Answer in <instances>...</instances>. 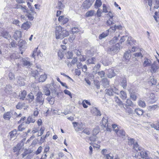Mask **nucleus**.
<instances>
[{
  "instance_id": "f257e3e1",
  "label": "nucleus",
  "mask_w": 159,
  "mask_h": 159,
  "mask_svg": "<svg viewBox=\"0 0 159 159\" xmlns=\"http://www.w3.org/2000/svg\"><path fill=\"white\" fill-rule=\"evenodd\" d=\"M69 32L66 30L63 29L60 26H57L56 28L55 36L57 39H62L68 36Z\"/></svg>"
},
{
  "instance_id": "f03ea898",
  "label": "nucleus",
  "mask_w": 159,
  "mask_h": 159,
  "mask_svg": "<svg viewBox=\"0 0 159 159\" xmlns=\"http://www.w3.org/2000/svg\"><path fill=\"white\" fill-rule=\"evenodd\" d=\"M120 45L117 43L107 48V51L109 53L112 54L117 52L120 49Z\"/></svg>"
},
{
  "instance_id": "7ed1b4c3",
  "label": "nucleus",
  "mask_w": 159,
  "mask_h": 159,
  "mask_svg": "<svg viewBox=\"0 0 159 159\" xmlns=\"http://www.w3.org/2000/svg\"><path fill=\"white\" fill-rule=\"evenodd\" d=\"M36 96V102L40 105H42L44 103V97L42 93L40 91L38 92Z\"/></svg>"
},
{
  "instance_id": "20e7f679",
  "label": "nucleus",
  "mask_w": 159,
  "mask_h": 159,
  "mask_svg": "<svg viewBox=\"0 0 159 159\" xmlns=\"http://www.w3.org/2000/svg\"><path fill=\"white\" fill-rule=\"evenodd\" d=\"M112 126L113 130L117 135L119 136H125V131L122 129L119 130L117 125L113 124L112 125Z\"/></svg>"
},
{
  "instance_id": "39448f33",
  "label": "nucleus",
  "mask_w": 159,
  "mask_h": 159,
  "mask_svg": "<svg viewBox=\"0 0 159 159\" xmlns=\"http://www.w3.org/2000/svg\"><path fill=\"white\" fill-rule=\"evenodd\" d=\"M152 65V62L150 59L146 57L144 58V61L143 64V66L144 67L149 66Z\"/></svg>"
},
{
  "instance_id": "423d86ee",
  "label": "nucleus",
  "mask_w": 159,
  "mask_h": 159,
  "mask_svg": "<svg viewBox=\"0 0 159 159\" xmlns=\"http://www.w3.org/2000/svg\"><path fill=\"white\" fill-rule=\"evenodd\" d=\"M20 59H21L22 63L25 66H27L28 67H30L32 65V63L28 61L26 58H21Z\"/></svg>"
},
{
  "instance_id": "0eeeda50",
  "label": "nucleus",
  "mask_w": 159,
  "mask_h": 159,
  "mask_svg": "<svg viewBox=\"0 0 159 159\" xmlns=\"http://www.w3.org/2000/svg\"><path fill=\"white\" fill-rule=\"evenodd\" d=\"M42 55V54L41 53L40 50H38V47H37L33 51L32 57L35 58V56H36L39 57H41Z\"/></svg>"
},
{
  "instance_id": "6e6552de",
  "label": "nucleus",
  "mask_w": 159,
  "mask_h": 159,
  "mask_svg": "<svg viewBox=\"0 0 159 159\" xmlns=\"http://www.w3.org/2000/svg\"><path fill=\"white\" fill-rule=\"evenodd\" d=\"M17 79V84L20 86H24L25 85V79L21 77H18Z\"/></svg>"
},
{
  "instance_id": "1a4fd4ad",
  "label": "nucleus",
  "mask_w": 159,
  "mask_h": 159,
  "mask_svg": "<svg viewBox=\"0 0 159 159\" xmlns=\"http://www.w3.org/2000/svg\"><path fill=\"white\" fill-rule=\"evenodd\" d=\"M91 5L92 3L89 0L84 1L82 4V6L85 9H88Z\"/></svg>"
},
{
  "instance_id": "9d476101",
  "label": "nucleus",
  "mask_w": 159,
  "mask_h": 159,
  "mask_svg": "<svg viewBox=\"0 0 159 159\" xmlns=\"http://www.w3.org/2000/svg\"><path fill=\"white\" fill-rule=\"evenodd\" d=\"M159 68V66L155 63L151 66V71L152 73H155Z\"/></svg>"
},
{
  "instance_id": "9b49d317",
  "label": "nucleus",
  "mask_w": 159,
  "mask_h": 159,
  "mask_svg": "<svg viewBox=\"0 0 159 159\" xmlns=\"http://www.w3.org/2000/svg\"><path fill=\"white\" fill-rule=\"evenodd\" d=\"M64 0H58V3H57V8L59 9H63L65 7V5L63 3Z\"/></svg>"
},
{
  "instance_id": "f8f14e48",
  "label": "nucleus",
  "mask_w": 159,
  "mask_h": 159,
  "mask_svg": "<svg viewBox=\"0 0 159 159\" xmlns=\"http://www.w3.org/2000/svg\"><path fill=\"white\" fill-rule=\"evenodd\" d=\"M102 84L104 88H106L108 87L109 82L107 78H104L102 79Z\"/></svg>"
},
{
  "instance_id": "ddd939ff",
  "label": "nucleus",
  "mask_w": 159,
  "mask_h": 159,
  "mask_svg": "<svg viewBox=\"0 0 159 159\" xmlns=\"http://www.w3.org/2000/svg\"><path fill=\"white\" fill-rule=\"evenodd\" d=\"M135 42L136 41L131 37H129L126 42V44L128 45H132L134 44Z\"/></svg>"
},
{
  "instance_id": "4468645a",
  "label": "nucleus",
  "mask_w": 159,
  "mask_h": 159,
  "mask_svg": "<svg viewBox=\"0 0 159 159\" xmlns=\"http://www.w3.org/2000/svg\"><path fill=\"white\" fill-rule=\"evenodd\" d=\"M156 99L155 96V95L153 93L150 94L149 99L148 100L149 102L152 103L155 102L156 101Z\"/></svg>"
},
{
  "instance_id": "2eb2a0df",
  "label": "nucleus",
  "mask_w": 159,
  "mask_h": 159,
  "mask_svg": "<svg viewBox=\"0 0 159 159\" xmlns=\"http://www.w3.org/2000/svg\"><path fill=\"white\" fill-rule=\"evenodd\" d=\"M140 151V155L142 158L146 159L148 157V155L145 150L142 148V150Z\"/></svg>"
},
{
  "instance_id": "dca6fc26",
  "label": "nucleus",
  "mask_w": 159,
  "mask_h": 159,
  "mask_svg": "<svg viewBox=\"0 0 159 159\" xmlns=\"http://www.w3.org/2000/svg\"><path fill=\"white\" fill-rule=\"evenodd\" d=\"M16 133L17 132L16 129L13 130L9 133L10 139L11 140L13 139H15L16 138Z\"/></svg>"
},
{
  "instance_id": "f3484780",
  "label": "nucleus",
  "mask_w": 159,
  "mask_h": 159,
  "mask_svg": "<svg viewBox=\"0 0 159 159\" xmlns=\"http://www.w3.org/2000/svg\"><path fill=\"white\" fill-rule=\"evenodd\" d=\"M116 74L114 73V70L112 69H110L108 70V73L107 74V77L110 78L115 76Z\"/></svg>"
},
{
  "instance_id": "a211bd4d",
  "label": "nucleus",
  "mask_w": 159,
  "mask_h": 159,
  "mask_svg": "<svg viewBox=\"0 0 159 159\" xmlns=\"http://www.w3.org/2000/svg\"><path fill=\"white\" fill-rule=\"evenodd\" d=\"M43 70V69L40 68L39 69H38V70H36L33 71H32V72L33 76L36 78V77L38 76V75H40V73L39 72H42Z\"/></svg>"
},
{
  "instance_id": "6ab92c4d",
  "label": "nucleus",
  "mask_w": 159,
  "mask_h": 159,
  "mask_svg": "<svg viewBox=\"0 0 159 159\" xmlns=\"http://www.w3.org/2000/svg\"><path fill=\"white\" fill-rule=\"evenodd\" d=\"M21 32L20 31H16L13 35L14 38L16 40L20 38L21 37Z\"/></svg>"
},
{
  "instance_id": "aec40b11",
  "label": "nucleus",
  "mask_w": 159,
  "mask_h": 159,
  "mask_svg": "<svg viewBox=\"0 0 159 159\" xmlns=\"http://www.w3.org/2000/svg\"><path fill=\"white\" fill-rule=\"evenodd\" d=\"M108 121V117H107L105 116L103 117L102 121V126L106 127L107 124H108L107 123Z\"/></svg>"
},
{
  "instance_id": "412c9836",
  "label": "nucleus",
  "mask_w": 159,
  "mask_h": 159,
  "mask_svg": "<svg viewBox=\"0 0 159 159\" xmlns=\"http://www.w3.org/2000/svg\"><path fill=\"white\" fill-rule=\"evenodd\" d=\"M30 27V24L28 22L24 23L21 26L22 29L24 30H27L29 29Z\"/></svg>"
},
{
  "instance_id": "4be33fe9",
  "label": "nucleus",
  "mask_w": 159,
  "mask_h": 159,
  "mask_svg": "<svg viewBox=\"0 0 159 159\" xmlns=\"http://www.w3.org/2000/svg\"><path fill=\"white\" fill-rule=\"evenodd\" d=\"M26 95V91L24 90L20 92L19 93V97L20 99L23 100L25 98Z\"/></svg>"
},
{
  "instance_id": "5701e85b",
  "label": "nucleus",
  "mask_w": 159,
  "mask_h": 159,
  "mask_svg": "<svg viewBox=\"0 0 159 159\" xmlns=\"http://www.w3.org/2000/svg\"><path fill=\"white\" fill-rule=\"evenodd\" d=\"M35 121L34 118L30 116L27 118V121H26L25 123L26 124H29L31 123H34Z\"/></svg>"
},
{
  "instance_id": "b1692460",
  "label": "nucleus",
  "mask_w": 159,
  "mask_h": 159,
  "mask_svg": "<svg viewBox=\"0 0 159 159\" xmlns=\"http://www.w3.org/2000/svg\"><path fill=\"white\" fill-rule=\"evenodd\" d=\"M23 146V143L22 144L21 143L20 144V143H18L16 146L14 148V152H15L17 151H19L21 149Z\"/></svg>"
},
{
  "instance_id": "393cba45",
  "label": "nucleus",
  "mask_w": 159,
  "mask_h": 159,
  "mask_svg": "<svg viewBox=\"0 0 159 159\" xmlns=\"http://www.w3.org/2000/svg\"><path fill=\"white\" fill-rule=\"evenodd\" d=\"M122 27L120 25L116 26L115 25L114 27H111L109 29L112 32H114L116 29L120 30L121 29Z\"/></svg>"
},
{
  "instance_id": "a878e982",
  "label": "nucleus",
  "mask_w": 159,
  "mask_h": 159,
  "mask_svg": "<svg viewBox=\"0 0 159 159\" xmlns=\"http://www.w3.org/2000/svg\"><path fill=\"white\" fill-rule=\"evenodd\" d=\"M109 30H110L109 29L107 30L101 34L99 36V39H102L107 36L109 34Z\"/></svg>"
},
{
  "instance_id": "bb28decb",
  "label": "nucleus",
  "mask_w": 159,
  "mask_h": 159,
  "mask_svg": "<svg viewBox=\"0 0 159 159\" xmlns=\"http://www.w3.org/2000/svg\"><path fill=\"white\" fill-rule=\"evenodd\" d=\"M11 116V113L10 112H7L5 113L3 115V118L4 119L9 120Z\"/></svg>"
},
{
  "instance_id": "cd10ccee",
  "label": "nucleus",
  "mask_w": 159,
  "mask_h": 159,
  "mask_svg": "<svg viewBox=\"0 0 159 159\" xmlns=\"http://www.w3.org/2000/svg\"><path fill=\"white\" fill-rule=\"evenodd\" d=\"M47 78V75L44 73L43 74L40 75V77L39 79V82H43L46 80Z\"/></svg>"
},
{
  "instance_id": "c85d7f7f",
  "label": "nucleus",
  "mask_w": 159,
  "mask_h": 159,
  "mask_svg": "<svg viewBox=\"0 0 159 159\" xmlns=\"http://www.w3.org/2000/svg\"><path fill=\"white\" fill-rule=\"evenodd\" d=\"M135 113L139 116H142L144 113V111L142 109L139 108H137L135 110Z\"/></svg>"
},
{
  "instance_id": "c756f323",
  "label": "nucleus",
  "mask_w": 159,
  "mask_h": 159,
  "mask_svg": "<svg viewBox=\"0 0 159 159\" xmlns=\"http://www.w3.org/2000/svg\"><path fill=\"white\" fill-rule=\"evenodd\" d=\"M131 51L129 50L126 52L124 55V57L126 60H128L129 59L130 57Z\"/></svg>"
},
{
  "instance_id": "7c9ffc66",
  "label": "nucleus",
  "mask_w": 159,
  "mask_h": 159,
  "mask_svg": "<svg viewBox=\"0 0 159 159\" xmlns=\"http://www.w3.org/2000/svg\"><path fill=\"white\" fill-rule=\"evenodd\" d=\"M95 14V11L94 10H91L88 11L86 13V16L87 17L91 16Z\"/></svg>"
},
{
  "instance_id": "2f4dec72",
  "label": "nucleus",
  "mask_w": 159,
  "mask_h": 159,
  "mask_svg": "<svg viewBox=\"0 0 159 159\" xmlns=\"http://www.w3.org/2000/svg\"><path fill=\"white\" fill-rule=\"evenodd\" d=\"M157 107V105H153L148 107L147 109L149 111H152L155 110Z\"/></svg>"
},
{
  "instance_id": "473e14b6",
  "label": "nucleus",
  "mask_w": 159,
  "mask_h": 159,
  "mask_svg": "<svg viewBox=\"0 0 159 159\" xmlns=\"http://www.w3.org/2000/svg\"><path fill=\"white\" fill-rule=\"evenodd\" d=\"M120 96L121 98L123 100H125L127 98L126 93L124 91H121L120 92Z\"/></svg>"
},
{
  "instance_id": "72a5a7b5",
  "label": "nucleus",
  "mask_w": 159,
  "mask_h": 159,
  "mask_svg": "<svg viewBox=\"0 0 159 159\" xmlns=\"http://www.w3.org/2000/svg\"><path fill=\"white\" fill-rule=\"evenodd\" d=\"M153 4L154 8L157 9L159 7V0H153Z\"/></svg>"
},
{
  "instance_id": "f704fd0d",
  "label": "nucleus",
  "mask_w": 159,
  "mask_h": 159,
  "mask_svg": "<svg viewBox=\"0 0 159 159\" xmlns=\"http://www.w3.org/2000/svg\"><path fill=\"white\" fill-rule=\"evenodd\" d=\"M87 62L89 64H95L96 63L95 58L94 57L89 58Z\"/></svg>"
},
{
  "instance_id": "c9c22d12",
  "label": "nucleus",
  "mask_w": 159,
  "mask_h": 159,
  "mask_svg": "<svg viewBox=\"0 0 159 159\" xmlns=\"http://www.w3.org/2000/svg\"><path fill=\"white\" fill-rule=\"evenodd\" d=\"M123 107L126 110L127 112L129 114H132L133 113V111L130 108H128L127 105H123Z\"/></svg>"
},
{
  "instance_id": "e433bc0d",
  "label": "nucleus",
  "mask_w": 159,
  "mask_h": 159,
  "mask_svg": "<svg viewBox=\"0 0 159 159\" xmlns=\"http://www.w3.org/2000/svg\"><path fill=\"white\" fill-rule=\"evenodd\" d=\"M121 82V86L123 88H125L127 86V81L126 79L123 78Z\"/></svg>"
},
{
  "instance_id": "4c0bfd02",
  "label": "nucleus",
  "mask_w": 159,
  "mask_h": 159,
  "mask_svg": "<svg viewBox=\"0 0 159 159\" xmlns=\"http://www.w3.org/2000/svg\"><path fill=\"white\" fill-rule=\"evenodd\" d=\"M43 93L45 95L47 96L49 95L50 94V92L49 89L46 87H44L43 88Z\"/></svg>"
},
{
  "instance_id": "58836bf2",
  "label": "nucleus",
  "mask_w": 159,
  "mask_h": 159,
  "mask_svg": "<svg viewBox=\"0 0 159 159\" xmlns=\"http://www.w3.org/2000/svg\"><path fill=\"white\" fill-rule=\"evenodd\" d=\"M11 89V87L10 85H7L5 88V91L7 93H10Z\"/></svg>"
},
{
  "instance_id": "ea45409f",
  "label": "nucleus",
  "mask_w": 159,
  "mask_h": 159,
  "mask_svg": "<svg viewBox=\"0 0 159 159\" xmlns=\"http://www.w3.org/2000/svg\"><path fill=\"white\" fill-rule=\"evenodd\" d=\"M102 5V3L101 0H96L95 5L96 8H98L100 7Z\"/></svg>"
},
{
  "instance_id": "a19ab883",
  "label": "nucleus",
  "mask_w": 159,
  "mask_h": 159,
  "mask_svg": "<svg viewBox=\"0 0 159 159\" xmlns=\"http://www.w3.org/2000/svg\"><path fill=\"white\" fill-rule=\"evenodd\" d=\"M138 103L139 106L140 107H145L146 106V103L144 101L140 100Z\"/></svg>"
},
{
  "instance_id": "79ce46f5",
  "label": "nucleus",
  "mask_w": 159,
  "mask_h": 159,
  "mask_svg": "<svg viewBox=\"0 0 159 159\" xmlns=\"http://www.w3.org/2000/svg\"><path fill=\"white\" fill-rule=\"evenodd\" d=\"M114 101L116 102L120 106L122 105L123 104L122 103V102L120 100L119 98L117 97H115L114 98Z\"/></svg>"
},
{
  "instance_id": "37998d69",
  "label": "nucleus",
  "mask_w": 159,
  "mask_h": 159,
  "mask_svg": "<svg viewBox=\"0 0 159 159\" xmlns=\"http://www.w3.org/2000/svg\"><path fill=\"white\" fill-rule=\"evenodd\" d=\"M118 39L117 37H115L110 41L109 43L110 45H113L115 44L117 42V41L118 40Z\"/></svg>"
},
{
  "instance_id": "c03bdc74",
  "label": "nucleus",
  "mask_w": 159,
  "mask_h": 159,
  "mask_svg": "<svg viewBox=\"0 0 159 159\" xmlns=\"http://www.w3.org/2000/svg\"><path fill=\"white\" fill-rule=\"evenodd\" d=\"M134 148L137 151H141L142 150V148L141 147H139V145L137 143L134 144Z\"/></svg>"
},
{
  "instance_id": "a18cd8bd",
  "label": "nucleus",
  "mask_w": 159,
  "mask_h": 159,
  "mask_svg": "<svg viewBox=\"0 0 159 159\" xmlns=\"http://www.w3.org/2000/svg\"><path fill=\"white\" fill-rule=\"evenodd\" d=\"M2 35L3 37L6 39H8L10 37V36L8 33L6 31L3 32L2 33Z\"/></svg>"
},
{
  "instance_id": "49530a36",
  "label": "nucleus",
  "mask_w": 159,
  "mask_h": 159,
  "mask_svg": "<svg viewBox=\"0 0 159 159\" xmlns=\"http://www.w3.org/2000/svg\"><path fill=\"white\" fill-rule=\"evenodd\" d=\"M10 58L11 59H17V58H19V56L18 55V54L17 52L13 53L10 56Z\"/></svg>"
},
{
  "instance_id": "de8ad7c7",
  "label": "nucleus",
  "mask_w": 159,
  "mask_h": 159,
  "mask_svg": "<svg viewBox=\"0 0 159 159\" xmlns=\"http://www.w3.org/2000/svg\"><path fill=\"white\" fill-rule=\"evenodd\" d=\"M66 55L68 59H72L73 57V54L72 52L69 51L66 54Z\"/></svg>"
},
{
  "instance_id": "09e8293b",
  "label": "nucleus",
  "mask_w": 159,
  "mask_h": 159,
  "mask_svg": "<svg viewBox=\"0 0 159 159\" xmlns=\"http://www.w3.org/2000/svg\"><path fill=\"white\" fill-rule=\"evenodd\" d=\"M155 16H154V17L157 22H158L159 21V17L158 16H159V13L156 11L155 13Z\"/></svg>"
},
{
  "instance_id": "8fccbe9b",
  "label": "nucleus",
  "mask_w": 159,
  "mask_h": 159,
  "mask_svg": "<svg viewBox=\"0 0 159 159\" xmlns=\"http://www.w3.org/2000/svg\"><path fill=\"white\" fill-rule=\"evenodd\" d=\"M126 103L127 105V106L132 107L133 106L134 104L133 103L132 101L130 100L129 99H127L126 101ZM125 104H123L124 105Z\"/></svg>"
},
{
  "instance_id": "3c124183",
  "label": "nucleus",
  "mask_w": 159,
  "mask_h": 159,
  "mask_svg": "<svg viewBox=\"0 0 159 159\" xmlns=\"http://www.w3.org/2000/svg\"><path fill=\"white\" fill-rule=\"evenodd\" d=\"M26 43L25 41L23 40H20L18 46L20 48H22Z\"/></svg>"
},
{
  "instance_id": "603ef678",
  "label": "nucleus",
  "mask_w": 159,
  "mask_h": 159,
  "mask_svg": "<svg viewBox=\"0 0 159 159\" xmlns=\"http://www.w3.org/2000/svg\"><path fill=\"white\" fill-rule=\"evenodd\" d=\"M106 94L109 96H111L113 95V93L112 92V90H111V89H107L106 90Z\"/></svg>"
},
{
  "instance_id": "864d4df0",
  "label": "nucleus",
  "mask_w": 159,
  "mask_h": 159,
  "mask_svg": "<svg viewBox=\"0 0 159 159\" xmlns=\"http://www.w3.org/2000/svg\"><path fill=\"white\" fill-rule=\"evenodd\" d=\"M113 19H110L107 21V25H111L114 24V20H112Z\"/></svg>"
},
{
  "instance_id": "5fc2aeb1",
  "label": "nucleus",
  "mask_w": 159,
  "mask_h": 159,
  "mask_svg": "<svg viewBox=\"0 0 159 159\" xmlns=\"http://www.w3.org/2000/svg\"><path fill=\"white\" fill-rule=\"evenodd\" d=\"M130 97L133 100L135 101L136 100L137 97L134 93H131L130 94Z\"/></svg>"
},
{
  "instance_id": "6e6d98bb",
  "label": "nucleus",
  "mask_w": 159,
  "mask_h": 159,
  "mask_svg": "<svg viewBox=\"0 0 159 159\" xmlns=\"http://www.w3.org/2000/svg\"><path fill=\"white\" fill-rule=\"evenodd\" d=\"M98 75L101 78L104 77L105 72L103 70H101L98 72Z\"/></svg>"
},
{
  "instance_id": "4d7b16f0",
  "label": "nucleus",
  "mask_w": 159,
  "mask_h": 159,
  "mask_svg": "<svg viewBox=\"0 0 159 159\" xmlns=\"http://www.w3.org/2000/svg\"><path fill=\"white\" fill-rule=\"evenodd\" d=\"M93 111H94L95 112V115L97 116H101V113L100 112V111L98 110L97 108H94L93 109Z\"/></svg>"
},
{
  "instance_id": "13d9d810",
  "label": "nucleus",
  "mask_w": 159,
  "mask_h": 159,
  "mask_svg": "<svg viewBox=\"0 0 159 159\" xmlns=\"http://www.w3.org/2000/svg\"><path fill=\"white\" fill-rule=\"evenodd\" d=\"M97 138V137L95 135H93L89 138L90 140L92 142H95Z\"/></svg>"
},
{
  "instance_id": "bf43d9fd",
  "label": "nucleus",
  "mask_w": 159,
  "mask_h": 159,
  "mask_svg": "<svg viewBox=\"0 0 159 159\" xmlns=\"http://www.w3.org/2000/svg\"><path fill=\"white\" fill-rule=\"evenodd\" d=\"M111 90H112L113 93H116L118 94L119 91L118 90L114 87H112L111 88Z\"/></svg>"
},
{
  "instance_id": "052dcab7",
  "label": "nucleus",
  "mask_w": 159,
  "mask_h": 159,
  "mask_svg": "<svg viewBox=\"0 0 159 159\" xmlns=\"http://www.w3.org/2000/svg\"><path fill=\"white\" fill-rule=\"evenodd\" d=\"M9 79L11 80H13L15 79L14 75L12 72H10L9 74Z\"/></svg>"
},
{
  "instance_id": "680f3d73",
  "label": "nucleus",
  "mask_w": 159,
  "mask_h": 159,
  "mask_svg": "<svg viewBox=\"0 0 159 159\" xmlns=\"http://www.w3.org/2000/svg\"><path fill=\"white\" fill-rule=\"evenodd\" d=\"M94 83L98 89H99L100 88V83L98 81L94 80Z\"/></svg>"
},
{
  "instance_id": "e2e57ef3",
  "label": "nucleus",
  "mask_w": 159,
  "mask_h": 159,
  "mask_svg": "<svg viewBox=\"0 0 159 159\" xmlns=\"http://www.w3.org/2000/svg\"><path fill=\"white\" fill-rule=\"evenodd\" d=\"M79 30L78 27H75L72 29V32L73 34L79 32Z\"/></svg>"
},
{
  "instance_id": "0e129e2a",
  "label": "nucleus",
  "mask_w": 159,
  "mask_h": 159,
  "mask_svg": "<svg viewBox=\"0 0 159 159\" xmlns=\"http://www.w3.org/2000/svg\"><path fill=\"white\" fill-rule=\"evenodd\" d=\"M101 67L100 64H98L97 65H95L93 68L94 72L95 71V72H97V71Z\"/></svg>"
},
{
  "instance_id": "69168bd1",
  "label": "nucleus",
  "mask_w": 159,
  "mask_h": 159,
  "mask_svg": "<svg viewBox=\"0 0 159 159\" xmlns=\"http://www.w3.org/2000/svg\"><path fill=\"white\" fill-rule=\"evenodd\" d=\"M42 147L41 146H40L38 148L37 150L36 151L35 153L36 155H38L42 151Z\"/></svg>"
},
{
  "instance_id": "338daca9",
  "label": "nucleus",
  "mask_w": 159,
  "mask_h": 159,
  "mask_svg": "<svg viewBox=\"0 0 159 159\" xmlns=\"http://www.w3.org/2000/svg\"><path fill=\"white\" fill-rule=\"evenodd\" d=\"M64 92L66 94L69 95L70 97L71 98H72L71 93L70 91L65 89L64 90Z\"/></svg>"
},
{
  "instance_id": "774afa93",
  "label": "nucleus",
  "mask_w": 159,
  "mask_h": 159,
  "mask_svg": "<svg viewBox=\"0 0 159 159\" xmlns=\"http://www.w3.org/2000/svg\"><path fill=\"white\" fill-rule=\"evenodd\" d=\"M75 54L77 56H80L81 55V52L77 49H76L75 51Z\"/></svg>"
}]
</instances>
